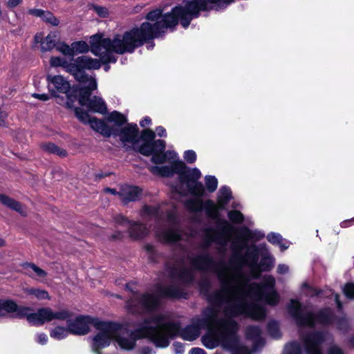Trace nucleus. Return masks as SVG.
I'll return each mask as SVG.
<instances>
[{
	"label": "nucleus",
	"instance_id": "obj_1",
	"mask_svg": "<svg viewBox=\"0 0 354 354\" xmlns=\"http://www.w3.org/2000/svg\"><path fill=\"white\" fill-rule=\"evenodd\" d=\"M245 247V243L239 240L232 242L233 254L229 264L222 263L216 269L221 286L214 299L224 302L227 315H243L261 320L265 318L266 310L258 302L264 301L274 306L279 301L274 290L275 279L267 275L263 277L262 285L249 282L252 278H259L262 271L270 270L274 258L265 243L251 245L242 254Z\"/></svg>",
	"mask_w": 354,
	"mask_h": 354
},
{
	"label": "nucleus",
	"instance_id": "obj_2",
	"mask_svg": "<svg viewBox=\"0 0 354 354\" xmlns=\"http://www.w3.org/2000/svg\"><path fill=\"white\" fill-rule=\"evenodd\" d=\"M234 0H185L182 5L174 7L170 12L162 15L161 9L149 12L147 21L140 27L133 28L122 35H115L111 39L100 35L90 37V48L104 63L117 60L114 53H131L145 42L161 37L167 29L171 30L180 21L183 28H187L191 21L199 16L201 11L226 7Z\"/></svg>",
	"mask_w": 354,
	"mask_h": 354
},
{
	"label": "nucleus",
	"instance_id": "obj_3",
	"mask_svg": "<svg viewBox=\"0 0 354 354\" xmlns=\"http://www.w3.org/2000/svg\"><path fill=\"white\" fill-rule=\"evenodd\" d=\"M114 136L119 138L123 147L127 151L136 150L144 156L152 155L151 162L161 165L168 162L169 165L151 166L149 171L153 175L162 177L172 176L174 173L179 175L180 185L174 187V191L182 196L187 193L196 196H201L205 192L202 183L198 180L201 173L197 168L187 170L185 163L178 160V154L174 151L165 150V142L162 140H154L156 133L153 131L146 129L141 132L139 138V129L136 124L130 123L120 130L113 129Z\"/></svg>",
	"mask_w": 354,
	"mask_h": 354
},
{
	"label": "nucleus",
	"instance_id": "obj_4",
	"mask_svg": "<svg viewBox=\"0 0 354 354\" xmlns=\"http://www.w3.org/2000/svg\"><path fill=\"white\" fill-rule=\"evenodd\" d=\"M218 290H216L207 296L209 302L212 306L206 308L203 312L202 318H194L192 324L180 330L179 322L171 319L170 315L165 313H156V315H165L169 319L178 324V332L171 339L179 335L186 341H194L200 335L201 330L207 328V333L202 337L203 344L207 348H214L218 345L232 354H251V351L240 344L236 335L238 324L233 317L240 315H227L225 311L224 302L214 301V296Z\"/></svg>",
	"mask_w": 354,
	"mask_h": 354
},
{
	"label": "nucleus",
	"instance_id": "obj_5",
	"mask_svg": "<svg viewBox=\"0 0 354 354\" xmlns=\"http://www.w3.org/2000/svg\"><path fill=\"white\" fill-rule=\"evenodd\" d=\"M103 333H97L93 338L92 350L99 351L109 346L112 339L115 340L119 347L125 351L133 350L136 339L147 338L156 347L166 348L170 339L178 332V324L170 321L165 315L151 314L137 324L134 331H129L120 325L106 322L103 324Z\"/></svg>",
	"mask_w": 354,
	"mask_h": 354
},
{
	"label": "nucleus",
	"instance_id": "obj_6",
	"mask_svg": "<svg viewBox=\"0 0 354 354\" xmlns=\"http://www.w3.org/2000/svg\"><path fill=\"white\" fill-rule=\"evenodd\" d=\"M288 309L289 314L299 326L313 328L318 325L326 326L335 324L342 331H346L348 328L347 319L344 317H335L330 308H324L314 313L306 307L302 306L298 301L291 299Z\"/></svg>",
	"mask_w": 354,
	"mask_h": 354
},
{
	"label": "nucleus",
	"instance_id": "obj_7",
	"mask_svg": "<svg viewBox=\"0 0 354 354\" xmlns=\"http://www.w3.org/2000/svg\"><path fill=\"white\" fill-rule=\"evenodd\" d=\"M30 308L18 306L12 300L0 299V317L10 315L15 318L26 317L27 321L33 326H41L55 319L66 320L71 315L65 309L53 311L50 308H42L33 313H30Z\"/></svg>",
	"mask_w": 354,
	"mask_h": 354
},
{
	"label": "nucleus",
	"instance_id": "obj_8",
	"mask_svg": "<svg viewBox=\"0 0 354 354\" xmlns=\"http://www.w3.org/2000/svg\"><path fill=\"white\" fill-rule=\"evenodd\" d=\"M163 207L145 205L140 210V215L143 221H154L157 224L166 222L168 227L165 230L158 229L156 232L158 239L165 243H174L181 239V234L176 227L177 218L176 212L171 211L164 214Z\"/></svg>",
	"mask_w": 354,
	"mask_h": 354
},
{
	"label": "nucleus",
	"instance_id": "obj_9",
	"mask_svg": "<svg viewBox=\"0 0 354 354\" xmlns=\"http://www.w3.org/2000/svg\"><path fill=\"white\" fill-rule=\"evenodd\" d=\"M180 298L182 292L180 288L176 285L167 287H160L156 293H145L135 295L129 303V307L133 313H139L141 310L145 313L156 311L160 306V297Z\"/></svg>",
	"mask_w": 354,
	"mask_h": 354
},
{
	"label": "nucleus",
	"instance_id": "obj_10",
	"mask_svg": "<svg viewBox=\"0 0 354 354\" xmlns=\"http://www.w3.org/2000/svg\"><path fill=\"white\" fill-rule=\"evenodd\" d=\"M214 267V261L207 252H202L197 255H190L186 261L180 266H174L169 270L173 279H178L182 283H189L193 280L194 270L208 271Z\"/></svg>",
	"mask_w": 354,
	"mask_h": 354
},
{
	"label": "nucleus",
	"instance_id": "obj_11",
	"mask_svg": "<svg viewBox=\"0 0 354 354\" xmlns=\"http://www.w3.org/2000/svg\"><path fill=\"white\" fill-rule=\"evenodd\" d=\"M50 64L53 66H62L78 82L87 78L85 69H99L101 67V62L98 59L87 56L78 57L71 63H68L59 57H53L50 59Z\"/></svg>",
	"mask_w": 354,
	"mask_h": 354
},
{
	"label": "nucleus",
	"instance_id": "obj_12",
	"mask_svg": "<svg viewBox=\"0 0 354 354\" xmlns=\"http://www.w3.org/2000/svg\"><path fill=\"white\" fill-rule=\"evenodd\" d=\"M79 82L82 84L79 94L80 104L86 106L92 111L105 113L106 106L104 101L96 96L91 98V91L97 88L96 80L91 76L87 75V78Z\"/></svg>",
	"mask_w": 354,
	"mask_h": 354
},
{
	"label": "nucleus",
	"instance_id": "obj_13",
	"mask_svg": "<svg viewBox=\"0 0 354 354\" xmlns=\"http://www.w3.org/2000/svg\"><path fill=\"white\" fill-rule=\"evenodd\" d=\"M106 322H102L90 316H79L73 322L68 323V329L71 333L77 335H84L90 330V326H93L97 330V333H103Z\"/></svg>",
	"mask_w": 354,
	"mask_h": 354
},
{
	"label": "nucleus",
	"instance_id": "obj_14",
	"mask_svg": "<svg viewBox=\"0 0 354 354\" xmlns=\"http://www.w3.org/2000/svg\"><path fill=\"white\" fill-rule=\"evenodd\" d=\"M330 337L327 332H313L301 337L307 354H323L322 344Z\"/></svg>",
	"mask_w": 354,
	"mask_h": 354
},
{
	"label": "nucleus",
	"instance_id": "obj_15",
	"mask_svg": "<svg viewBox=\"0 0 354 354\" xmlns=\"http://www.w3.org/2000/svg\"><path fill=\"white\" fill-rule=\"evenodd\" d=\"M46 79L48 90L51 95L55 97H58V93L66 94V106L68 108H72L73 102L68 95V92L71 88L69 82L62 75H48Z\"/></svg>",
	"mask_w": 354,
	"mask_h": 354
},
{
	"label": "nucleus",
	"instance_id": "obj_16",
	"mask_svg": "<svg viewBox=\"0 0 354 354\" xmlns=\"http://www.w3.org/2000/svg\"><path fill=\"white\" fill-rule=\"evenodd\" d=\"M220 231L208 230L206 232L207 244L215 242L222 247H225L230 241H234L232 237V227L227 221H218ZM232 248V245L230 246Z\"/></svg>",
	"mask_w": 354,
	"mask_h": 354
},
{
	"label": "nucleus",
	"instance_id": "obj_17",
	"mask_svg": "<svg viewBox=\"0 0 354 354\" xmlns=\"http://www.w3.org/2000/svg\"><path fill=\"white\" fill-rule=\"evenodd\" d=\"M75 113L78 120L84 124H89L95 131L100 132L105 137H110L115 134L113 128L109 127L104 122L95 118H91L89 114L80 108L75 109Z\"/></svg>",
	"mask_w": 354,
	"mask_h": 354
},
{
	"label": "nucleus",
	"instance_id": "obj_18",
	"mask_svg": "<svg viewBox=\"0 0 354 354\" xmlns=\"http://www.w3.org/2000/svg\"><path fill=\"white\" fill-rule=\"evenodd\" d=\"M186 207L192 212H200L204 209L207 215L213 219H217L219 216V207L218 204L211 200L206 201L204 203L201 199L192 198L187 200L185 203Z\"/></svg>",
	"mask_w": 354,
	"mask_h": 354
},
{
	"label": "nucleus",
	"instance_id": "obj_19",
	"mask_svg": "<svg viewBox=\"0 0 354 354\" xmlns=\"http://www.w3.org/2000/svg\"><path fill=\"white\" fill-rule=\"evenodd\" d=\"M114 219L118 225L128 228L129 236L133 239H142L149 233V230L145 225L136 221H130L122 215H118Z\"/></svg>",
	"mask_w": 354,
	"mask_h": 354
},
{
	"label": "nucleus",
	"instance_id": "obj_20",
	"mask_svg": "<svg viewBox=\"0 0 354 354\" xmlns=\"http://www.w3.org/2000/svg\"><path fill=\"white\" fill-rule=\"evenodd\" d=\"M120 200L124 203L135 201L138 200L141 194V189L135 186L124 185L118 193Z\"/></svg>",
	"mask_w": 354,
	"mask_h": 354
},
{
	"label": "nucleus",
	"instance_id": "obj_21",
	"mask_svg": "<svg viewBox=\"0 0 354 354\" xmlns=\"http://www.w3.org/2000/svg\"><path fill=\"white\" fill-rule=\"evenodd\" d=\"M58 36L56 32L49 33L44 39L41 34H37L35 36V41L37 43H41V49L42 51H50L56 47L58 42Z\"/></svg>",
	"mask_w": 354,
	"mask_h": 354
},
{
	"label": "nucleus",
	"instance_id": "obj_22",
	"mask_svg": "<svg viewBox=\"0 0 354 354\" xmlns=\"http://www.w3.org/2000/svg\"><path fill=\"white\" fill-rule=\"evenodd\" d=\"M242 235L240 236H237L234 240H239L242 243H245V249L246 250H248V248L250 246H248L247 243L248 241H258L261 240L263 238H264L265 234L261 231L254 230H251L248 227H243L241 228Z\"/></svg>",
	"mask_w": 354,
	"mask_h": 354
},
{
	"label": "nucleus",
	"instance_id": "obj_23",
	"mask_svg": "<svg viewBox=\"0 0 354 354\" xmlns=\"http://www.w3.org/2000/svg\"><path fill=\"white\" fill-rule=\"evenodd\" d=\"M261 330L258 326H249L246 330V337L253 342L252 351H257L262 347L264 342L261 336Z\"/></svg>",
	"mask_w": 354,
	"mask_h": 354
},
{
	"label": "nucleus",
	"instance_id": "obj_24",
	"mask_svg": "<svg viewBox=\"0 0 354 354\" xmlns=\"http://www.w3.org/2000/svg\"><path fill=\"white\" fill-rule=\"evenodd\" d=\"M24 270L26 274L37 280H42L47 276L45 270L33 263L24 264Z\"/></svg>",
	"mask_w": 354,
	"mask_h": 354
},
{
	"label": "nucleus",
	"instance_id": "obj_25",
	"mask_svg": "<svg viewBox=\"0 0 354 354\" xmlns=\"http://www.w3.org/2000/svg\"><path fill=\"white\" fill-rule=\"evenodd\" d=\"M232 197V192L228 187L223 186L221 187L217 194V203L219 207L224 209Z\"/></svg>",
	"mask_w": 354,
	"mask_h": 354
},
{
	"label": "nucleus",
	"instance_id": "obj_26",
	"mask_svg": "<svg viewBox=\"0 0 354 354\" xmlns=\"http://www.w3.org/2000/svg\"><path fill=\"white\" fill-rule=\"evenodd\" d=\"M267 239L270 243L279 245L282 251L289 247V243L285 241L278 233L271 232L268 234L267 235Z\"/></svg>",
	"mask_w": 354,
	"mask_h": 354
},
{
	"label": "nucleus",
	"instance_id": "obj_27",
	"mask_svg": "<svg viewBox=\"0 0 354 354\" xmlns=\"http://www.w3.org/2000/svg\"><path fill=\"white\" fill-rule=\"evenodd\" d=\"M0 202L23 215L26 214V212L23 210V207L19 203L5 195H0Z\"/></svg>",
	"mask_w": 354,
	"mask_h": 354
},
{
	"label": "nucleus",
	"instance_id": "obj_28",
	"mask_svg": "<svg viewBox=\"0 0 354 354\" xmlns=\"http://www.w3.org/2000/svg\"><path fill=\"white\" fill-rule=\"evenodd\" d=\"M41 147L44 151L50 153L57 154L59 156H65L66 154L65 150L59 148L53 143H44L41 145Z\"/></svg>",
	"mask_w": 354,
	"mask_h": 354
},
{
	"label": "nucleus",
	"instance_id": "obj_29",
	"mask_svg": "<svg viewBox=\"0 0 354 354\" xmlns=\"http://www.w3.org/2000/svg\"><path fill=\"white\" fill-rule=\"evenodd\" d=\"M70 333L68 328H66L61 326L55 327L50 332V336L53 338L60 340L67 337L68 334Z\"/></svg>",
	"mask_w": 354,
	"mask_h": 354
},
{
	"label": "nucleus",
	"instance_id": "obj_30",
	"mask_svg": "<svg viewBox=\"0 0 354 354\" xmlns=\"http://www.w3.org/2000/svg\"><path fill=\"white\" fill-rule=\"evenodd\" d=\"M108 120L115 122L117 125H122L127 121L126 116L118 111L111 113L108 116Z\"/></svg>",
	"mask_w": 354,
	"mask_h": 354
},
{
	"label": "nucleus",
	"instance_id": "obj_31",
	"mask_svg": "<svg viewBox=\"0 0 354 354\" xmlns=\"http://www.w3.org/2000/svg\"><path fill=\"white\" fill-rule=\"evenodd\" d=\"M283 354H301L299 344L296 342L287 344L284 348Z\"/></svg>",
	"mask_w": 354,
	"mask_h": 354
},
{
	"label": "nucleus",
	"instance_id": "obj_32",
	"mask_svg": "<svg viewBox=\"0 0 354 354\" xmlns=\"http://www.w3.org/2000/svg\"><path fill=\"white\" fill-rule=\"evenodd\" d=\"M73 49V55L75 53H86L89 50L88 44L85 41L73 42L71 45Z\"/></svg>",
	"mask_w": 354,
	"mask_h": 354
},
{
	"label": "nucleus",
	"instance_id": "obj_33",
	"mask_svg": "<svg viewBox=\"0 0 354 354\" xmlns=\"http://www.w3.org/2000/svg\"><path fill=\"white\" fill-rule=\"evenodd\" d=\"M205 186L208 192H214L218 187V180L214 176H206L205 178Z\"/></svg>",
	"mask_w": 354,
	"mask_h": 354
},
{
	"label": "nucleus",
	"instance_id": "obj_34",
	"mask_svg": "<svg viewBox=\"0 0 354 354\" xmlns=\"http://www.w3.org/2000/svg\"><path fill=\"white\" fill-rule=\"evenodd\" d=\"M26 292L28 295L35 296L38 299H44L48 298V293L46 290H41V289H35V288L26 289Z\"/></svg>",
	"mask_w": 354,
	"mask_h": 354
},
{
	"label": "nucleus",
	"instance_id": "obj_35",
	"mask_svg": "<svg viewBox=\"0 0 354 354\" xmlns=\"http://www.w3.org/2000/svg\"><path fill=\"white\" fill-rule=\"evenodd\" d=\"M229 219L234 223H241L244 220L243 214L238 210H231L227 214Z\"/></svg>",
	"mask_w": 354,
	"mask_h": 354
},
{
	"label": "nucleus",
	"instance_id": "obj_36",
	"mask_svg": "<svg viewBox=\"0 0 354 354\" xmlns=\"http://www.w3.org/2000/svg\"><path fill=\"white\" fill-rule=\"evenodd\" d=\"M41 19L53 26H57L59 24V20L50 12L45 11Z\"/></svg>",
	"mask_w": 354,
	"mask_h": 354
},
{
	"label": "nucleus",
	"instance_id": "obj_37",
	"mask_svg": "<svg viewBox=\"0 0 354 354\" xmlns=\"http://www.w3.org/2000/svg\"><path fill=\"white\" fill-rule=\"evenodd\" d=\"M268 332L274 338H278L280 336L279 326L275 322H271L268 324Z\"/></svg>",
	"mask_w": 354,
	"mask_h": 354
},
{
	"label": "nucleus",
	"instance_id": "obj_38",
	"mask_svg": "<svg viewBox=\"0 0 354 354\" xmlns=\"http://www.w3.org/2000/svg\"><path fill=\"white\" fill-rule=\"evenodd\" d=\"M55 48H57V50H59V52L62 53L64 55H73L72 46L70 47L69 46L64 44H59L57 42Z\"/></svg>",
	"mask_w": 354,
	"mask_h": 354
},
{
	"label": "nucleus",
	"instance_id": "obj_39",
	"mask_svg": "<svg viewBox=\"0 0 354 354\" xmlns=\"http://www.w3.org/2000/svg\"><path fill=\"white\" fill-rule=\"evenodd\" d=\"M344 295L350 299H354V283H348L343 289Z\"/></svg>",
	"mask_w": 354,
	"mask_h": 354
},
{
	"label": "nucleus",
	"instance_id": "obj_40",
	"mask_svg": "<svg viewBox=\"0 0 354 354\" xmlns=\"http://www.w3.org/2000/svg\"><path fill=\"white\" fill-rule=\"evenodd\" d=\"M183 158L187 162L194 163L196 160V154L193 150H187L185 151Z\"/></svg>",
	"mask_w": 354,
	"mask_h": 354
},
{
	"label": "nucleus",
	"instance_id": "obj_41",
	"mask_svg": "<svg viewBox=\"0 0 354 354\" xmlns=\"http://www.w3.org/2000/svg\"><path fill=\"white\" fill-rule=\"evenodd\" d=\"M44 10H41V9H35V8H32V9H29L28 10V13L29 15H33V16H35V17H39L41 19L44 13Z\"/></svg>",
	"mask_w": 354,
	"mask_h": 354
},
{
	"label": "nucleus",
	"instance_id": "obj_42",
	"mask_svg": "<svg viewBox=\"0 0 354 354\" xmlns=\"http://www.w3.org/2000/svg\"><path fill=\"white\" fill-rule=\"evenodd\" d=\"M328 354H344V353L338 346L332 345L328 350Z\"/></svg>",
	"mask_w": 354,
	"mask_h": 354
},
{
	"label": "nucleus",
	"instance_id": "obj_43",
	"mask_svg": "<svg viewBox=\"0 0 354 354\" xmlns=\"http://www.w3.org/2000/svg\"><path fill=\"white\" fill-rule=\"evenodd\" d=\"M36 341L40 344H46L48 341V337L44 333H39L36 335Z\"/></svg>",
	"mask_w": 354,
	"mask_h": 354
},
{
	"label": "nucleus",
	"instance_id": "obj_44",
	"mask_svg": "<svg viewBox=\"0 0 354 354\" xmlns=\"http://www.w3.org/2000/svg\"><path fill=\"white\" fill-rule=\"evenodd\" d=\"M173 348L176 354H182L184 352V346L183 344L180 342H174L173 344Z\"/></svg>",
	"mask_w": 354,
	"mask_h": 354
},
{
	"label": "nucleus",
	"instance_id": "obj_45",
	"mask_svg": "<svg viewBox=\"0 0 354 354\" xmlns=\"http://www.w3.org/2000/svg\"><path fill=\"white\" fill-rule=\"evenodd\" d=\"M302 288H306V294L308 295L313 296L318 294L317 290L312 289L306 283L302 284Z\"/></svg>",
	"mask_w": 354,
	"mask_h": 354
},
{
	"label": "nucleus",
	"instance_id": "obj_46",
	"mask_svg": "<svg viewBox=\"0 0 354 354\" xmlns=\"http://www.w3.org/2000/svg\"><path fill=\"white\" fill-rule=\"evenodd\" d=\"M289 271V267L286 264H279L277 266V272L279 274H284L288 273Z\"/></svg>",
	"mask_w": 354,
	"mask_h": 354
},
{
	"label": "nucleus",
	"instance_id": "obj_47",
	"mask_svg": "<svg viewBox=\"0 0 354 354\" xmlns=\"http://www.w3.org/2000/svg\"><path fill=\"white\" fill-rule=\"evenodd\" d=\"M155 351L149 347H143L137 353V354H154Z\"/></svg>",
	"mask_w": 354,
	"mask_h": 354
},
{
	"label": "nucleus",
	"instance_id": "obj_48",
	"mask_svg": "<svg viewBox=\"0 0 354 354\" xmlns=\"http://www.w3.org/2000/svg\"><path fill=\"white\" fill-rule=\"evenodd\" d=\"M156 132L158 134V136H160V137H166L167 136L166 130L162 126L158 127L156 129Z\"/></svg>",
	"mask_w": 354,
	"mask_h": 354
},
{
	"label": "nucleus",
	"instance_id": "obj_49",
	"mask_svg": "<svg viewBox=\"0 0 354 354\" xmlns=\"http://www.w3.org/2000/svg\"><path fill=\"white\" fill-rule=\"evenodd\" d=\"M32 96L36 99L42 100V101H47L49 99V97L47 94H38V93H33Z\"/></svg>",
	"mask_w": 354,
	"mask_h": 354
},
{
	"label": "nucleus",
	"instance_id": "obj_50",
	"mask_svg": "<svg viewBox=\"0 0 354 354\" xmlns=\"http://www.w3.org/2000/svg\"><path fill=\"white\" fill-rule=\"evenodd\" d=\"M353 223H354V217L351 219L345 220V221H342L340 223V226L342 227H347L353 225Z\"/></svg>",
	"mask_w": 354,
	"mask_h": 354
},
{
	"label": "nucleus",
	"instance_id": "obj_51",
	"mask_svg": "<svg viewBox=\"0 0 354 354\" xmlns=\"http://www.w3.org/2000/svg\"><path fill=\"white\" fill-rule=\"evenodd\" d=\"M22 0H8V6L9 8H15L21 3Z\"/></svg>",
	"mask_w": 354,
	"mask_h": 354
},
{
	"label": "nucleus",
	"instance_id": "obj_52",
	"mask_svg": "<svg viewBox=\"0 0 354 354\" xmlns=\"http://www.w3.org/2000/svg\"><path fill=\"white\" fill-rule=\"evenodd\" d=\"M151 124V119L149 117H145L143 120L140 122V124L142 127H145Z\"/></svg>",
	"mask_w": 354,
	"mask_h": 354
},
{
	"label": "nucleus",
	"instance_id": "obj_53",
	"mask_svg": "<svg viewBox=\"0 0 354 354\" xmlns=\"http://www.w3.org/2000/svg\"><path fill=\"white\" fill-rule=\"evenodd\" d=\"M190 354H207L206 352L200 348H192L190 352Z\"/></svg>",
	"mask_w": 354,
	"mask_h": 354
},
{
	"label": "nucleus",
	"instance_id": "obj_54",
	"mask_svg": "<svg viewBox=\"0 0 354 354\" xmlns=\"http://www.w3.org/2000/svg\"><path fill=\"white\" fill-rule=\"evenodd\" d=\"M96 11L102 17H106L107 15V10L104 8H96Z\"/></svg>",
	"mask_w": 354,
	"mask_h": 354
},
{
	"label": "nucleus",
	"instance_id": "obj_55",
	"mask_svg": "<svg viewBox=\"0 0 354 354\" xmlns=\"http://www.w3.org/2000/svg\"><path fill=\"white\" fill-rule=\"evenodd\" d=\"M122 236H123V234L120 232L113 234L111 238L113 240H119V239H122Z\"/></svg>",
	"mask_w": 354,
	"mask_h": 354
},
{
	"label": "nucleus",
	"instance_id": "obj_56",
	"mask_svg": "<svg viewBox=\"0 0 354 354\" xmlns=\"http://www.w3.org/2000/svg\"><path fill=\"white\" fill-rule=\"evenodd\" d=\"M145 249L147 252H151V253H153V252L154 250L153 245H146Z\"/></svg>",
	"mask_w": 354,
	"mask_h": 354
},
{
	"label": "nucleus",
	"instance_id": "obj_57",
	"mask_svg": "<svg viewBox=\"0 0 354 354\" xmlns=\"http://www.w3.org/2000/svg\"><path fill=\"white\" fill-rule=\"evenodd\" d=\"M105 192H106L111 193V194H116V193H117V192H116V191H115V189H110V188H106V189H105Z\"/></svg>",
	"mask_w": 354,
	"mask_h": 354
},
{
	"label": "nucleus",
	"instance_id": "obj_58",
	"mask_svg": "<svg viewBox=\"0 0 354 354\" xmlns=\"http://www.w3.org/2000/svg\"><path fill=\"white\" fill-rule=\"evenodd\" d=\"M335 300H336L338 307L341 308V304H340V301H339V297L337 295H335Z\"/></svg>",
	"mask_w": 354,
	"mask_h": 354
},
{
	"label": "nucleus",
	"instance_id": "obj_59",
	"mask_svg": "<svg viewBox=\"0 0 354 354\" xmlns=\"http://www.w3.org/2000/svg\"><path fill=\"white\" fill-rule=\"evenodd\" d=\"M4 245H5V241L3 239H0V247L3 246Z\"/></svg>",
	"mask_w": 354,
	"mask_h": 354
},
{
	"label": "nucleus",
	"instance_id": "obj_60",
	"mask_svg": "<svg viewBox=\"0 0 354 354\" xmlns=\"http://www.w3.org/2000/svg\"><path fill=\"white\" fill-rule=\"evenodd\" d=\"M350 342H351V345L352 346H354V338H352L351 340H350Z\"/></svg>",
	"mask_w": 354,
	"mask_h": 354
},
{
	"label": "nucleus",
	"instance_id": "obj_61",
	"mask_svg": "<svg viewBox=\"0 0 354 354\" xmlns=\"http://www.w3.org/2000/svg\"><path fill=\"white\" fill-rule=\"evenodd\" d=\"M109 66H106L104 67V70H105L106 71H108V70H109Z\"/></svg>",
	"mask_w": 354,
	"mask_h": 354
},
{
	"label": "nucleus",
	"instance_id": "obj_62",
	"mask_svg": "<svg viewBox=\"0 0 354 354\" xmlns=\"http://www.w3.org/2000/svg\"><path fill=\"white\" fill-rule=\"evenodd\" d=\"M232 207H233L234 208H236V207H238V205H237V204H233V205H232Z\"/></svg>",
	"mask_w": 354,
	"mask_h": 354
},
{
	"label": "nucleus",
	"instance_id": "obj_63",
	"mask_svg": "<svg viewBox=\"0 0 354 354\" xmlns=\"http://www.w3.org/2000/svg\"><path fill=\"white\" fill-rule=\"evenodd\" d=\"M153 48V46H149L148 47V48Z\"/></svg>",
	"mask_w": 354,
	"mask_h": 354
}]
</instances>
